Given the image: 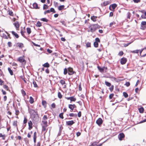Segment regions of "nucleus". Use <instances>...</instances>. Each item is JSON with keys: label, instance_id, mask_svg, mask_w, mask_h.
<instances>
[{"label": "nucleus", "instance_id": "1", "mask_svg": "<svg viewBox=\"0 0 146 146\" xmlns=\"http://www.w3.org/2000/svg\"><path fill=\"white\" fill-rule=\"evenodd\" d=\"M29 112L31 116L33 117V119L36 121L39 120V115L37 111V109L33 110L32 109H29Z\"/></svg>", "mask_w": 146, "mask_h": 146}, {"label": "nucleus", "instance_id": "2", "mask_svg": "<svg viewBox=\"0 0 146 146\" xmlns=\"http://www.w3.org/2000/svg\"><path fill=\"white\" fill-rule=\"evenodd\" d=\"M68 74L70 75H72L73 74L75 73V72L74 71L72 68L69 67L68 68Z\"/></svg>", "mask_w": 146, "mask_h": 146}, {"label": "nucleus", "instance_id": "3", "mask_svg": "<svg viewBox=\"0 0 146 146\" xmlns=\"http://www.w3.org/2000/svg\"><path fill=\"white\" fill-rule=\"evenodd\" d=\"M68 108L70 109V111L72 112L74 109L76 108V106L74 104H70L68 105Z\"/></svg>", "mask_w": 146, "mask_h": 146}, {"label": "nucleus", "instance_id": "4", "mask_svg": "<svg viewBox=\"0 0 146 146\" xmlns=\"http://www.w3.org/2000/svg\"><path fill=\"white\" fill-rule=\"evenodd\" d=\"M103 123V120L101 118H99L96 121V123L99 125L100 126Z\"/></svg>", "mask_w": 146, "mask_h": 146}, {"label": "nucleus", "instance_id": "5", "mask_svg": "<svg viewBox=\"0 0 146 146\" xmlns=\"http://www.w3.org/2000/svg\"><path fill=\"white\" fill-rule=\"evenodd\" d=\"M125 137V135L123 133H120L118 135V138L121 141L123 139V138H124Z\"/></svg>", "mask_w": 146, "mask_h": 146}, {"label": "nucleus", "instance_id": "6", "mask_svg": "<svg viewBox=\"0 0 146 146\" xmlns=\"http://www.w3.org/2000/svg\"><path fill=\"white\" fill-rule=\"evenodd\" d=\"M75 122L73 120L66 121V125L68 126H71Z\"/></svg>", "mask_w": 146, "mask_h": 146}, {"label": "nucleus", "instance_id": "7", "mask_svg": "<svg viewBox=\"0 0 146 146\" xmlns=\"http://www.w3.org/2000/svg\"><path fill=\"white\" fill-rule=\"evenodd\" d=\"M127 58H123L120 60V63L122 64H125L127 62Z\"/></svg>", "mask_w": 146, "mask_h": 146}, {"label": "nucleus", "instance_id": "8", "mask_svg": "<svg viewBox=\"0 0 146 146\" xmlns=\"http://www.w3.org/2000/svg\"><path fill=\"white\" fill-rule=\"evenodd\" d=\"M117 5L116 4H115V3L113 4L110 5V6L109 7V9L110 10H112L111 8H111H112V9H114L115 8L117 7Z\"/></svg>", "mask_w": 146, "mask_h": 146}, {"label": "nucleus", "instance_id": "9", "mask_svg": "<svg viewBox=\"0 0 146 146\" xmlns=\"http://www.w3.org/2000/svg\"><path fill=\"white\" fill-rule=\"evenodd\" d=\"M13 24L16 29H17L19 28L20 26V24L19 22L16 21L13 23Z\"/></svg>", "mask_w": 146, "mask_h": 146}, {"label": "nucleus", "instance_id": "10", "mask_svg": "<svg viewBox=\"0 0 146 146\" xmlns=\"http://www.w3.org/2000/svg\"><path fill=\"white\" fill-rule=\"evenodd\" d=\"M32 6H33V7H31V8L35 9H39V7H38V4L36 3H34L33 4Z\"/></svg>", "mask_w": 146, "mask_h": 146}, {"label": "nucleus", "instance_id": "11", "mask_svg": "<svg viewBox=\"0 0 146 146\" xmlns=\"http://www.w3.org/2000/svg\"><path fill=\"white\" fill-rule=\"evenodd\" d=\"M29 125V129L30 130L32 128L33 123L32 121H29L28 122Z\"/></svg>", "mask_w": 146, "mask_h": 146}, {"label": "nucleus", "instance_id": "12", "mask_svg": "<svg viewBox=\"0 0 146 146\" xmlns=\"http://www.w3.org/2000/svg\"><path fill=\"white\" fill-rule=\"evenodd\" d=\"M98 69L101 72H103L104 71V69L105 68V67H103L102 68L101 67L98 66Z\"/></svg>", "mask_w": 146, "mask_h": 146}, {"label": "nucleus", "instance_id": "13", "mask_svg": "<svg viewBox=\"0 0 146 146\" xmlns=\"http://www.w3.org/2000/svg\"><path fill=\"white\" fill-rule=\"evenodd\" d=\"M18 60L19 62L21 63H23L25 61V60L22 57H20L19 58Z\"/></svg>", "mask_w": 146, "mask_h": 146}, {"label": "nucleus", "instance_id": "14", "mask_svg": "<svg viewBox=\"0 0 146 146\" xmlns=\"http://www.w3.org/2000/svg\"><path fill=\"white\" fill-rule=\"evenodd\" d=\"M12 34L15 36L17 38H18L19 37V36L18 34L14 31H12L11 32Z\"/></svg>", "mask_w": 146, "mask_h": 146}, {"label": "nucleus", "instance_id": "15", "mask_svg": "<svg viewBox=\"0 0 146 146\" xmlns=\"http://www.w3.org/2000/svg\"><path fill=\"white\" fill-rule=\"evenodd\" d=\"M97 17L93 15L91 17V19L93 21L95 22L96 21V19Z\"/></svg>", "mask_w": 146, "mask_h": 146}, {"label": "nucleus", "instance_id": "16", "mask_svg": "<svg viewBox=\"0 0 146 146\" xmlns=\"http://www.w3.org/2000/svg\"><path fill=\"white\" fill-rule=\"evenodd\" d=\"M42 104L44 108L46 107L47 103L46 101L42 100Z\"/></svg>", "mask_w": 146, "mask_h": 146}, {"label": "nucleus", "instance_id": "17", "mask_svg": "<svg viewBox=\"0 0 146 146\" xmlns=\"http://www.w3.org/2000/svg\"><path fill=\"white\" fill-rule=\"evenodd\" d=\"M139 50H136L132 51L131 50L129 51V52L133 53H138L139 52Z\"/></svg>", "mask_w": 146, "mask_h": 146}, {"label": "nucleus", "instance_id": "18", "mask_svg": "<svg viewBox=\"0 0 146 146\" xmlns=\"http://www.w3.org/2000/svg\"><path fill=\"white\" fill-rule=\"evenodd\" d=\"M90 26L92 27V28L93 30L95 32L96 31V26H97L96 25V24L92 25Z\"/></svg>", "mask_w": 146, "mask_h": 146}, {"label": "nucleus", "instance_id": "19", "mask_svg": "<svg viewBox=\"0 0 146 146\" xmlns=\"http://www.w3.org/2000/svg\"><path fill=\"white\" fill-rule=\"evenodd\" d=\"M17 44H18V46L20 48H22L24 46L23 44L22 43L18 42Z\"/></svg>", "mask_w": 146, "mask_h": 146}, {"label": "nucleus", "instance_id": "20", "mask_svg": "<svg viewBox=\"0 0 146 146\" xmlns=\"http://www.w3.org/2000/svg\"><path fill=\"white\" fill-rule=\"evenodd\" d=\"M64 5H61L58 8L59 10L61 11L64 9Z\"/></svg>", "mask_w": 146, "mask_h": 146}, {"label": "nucleus", "instance_id": "21", "mask_svg": "<svg viewBox=\"0 0 146 146\" xmlns=\"http://www.w3.org/2000/svg\"><path fill=\"white\" fill-rule=\"evenodd\" d=\"M36 25L37 27H40L42 26L41 23L38 21L37 22Z\"/></svg>", "mask_w": 146, "mask_h": 146}, {"label": "nucleus", "instance_id": "22", "mask_svg": "<svg viewBox=\"0 0 146 146\" xmlns=\"http://www.w3.org/2000/svg\"><path fill=\"white\" fill-rule=\"evenodd\" d=\"M43 66L44 67L48 68L50 66L49 64L48 63L46 62L43 65Z\"/></svg>", "mask_w": 146, "mask_h": 146}, {"label": "nucleus", "instance_id": "23", "mask_svg": "<svg viewBox=\"0 0 146 146\" xmlns=\"http://www.w3.org/2000/svg\"><path fill=\"white\" fill-rule=\"evenodd\" d=\"M29 99L30 100H29V102L31 104H33L34 102L33 98L32 97L30 96V97Z\"/></svg>", "mask_w": 146, "mask_h": 146}, {"label": "nucleus", "instance_id": "24", "mask_svg": "<svg viewBox=\"0 0 146 146\" xmlns=\"http://www.w3.org/2000/svg\"><path fill=\"white\" fill-rule=\"evenodd\" d=\"M27 30L28 35H29L31 32V30L30 28L27 27Z\"/></svg>", "mask_w": 146, "mask_h": 146}, {"label": "nucleus", "instance_id": "25", "mask_svg": "<svg viewBox=\"0 0 146 146\" xmlns=\"http://www.w3.org/2000/svg\"><path fill=\"white\" fill-rule=\"evenodd\" d=\"M144 108L143 107H141L139 108V111L140 113H142L144 111Z\"/></svg>", "mask_w": 146, "mask_h": 146}, {"label": "nucleus", "instance_id": "26", "mask_svg": "<svg viewBox=\"0 0 146 146\" xmlns=\"http://www.w3.org/2000/svg\"><path fill=\"white\" fill-rule=\"evenodd\" d=\"M76 99L74 97V96H71V97L70 98V102H75L76 101Z\"/></svg>", "mask_w": 146, "mask_h": 146}, {"label": "nucleus", "instance_id": "27", "mask_svg": "<svg viewBox=\"0 0 146 146\" xmlns=\"http://www.w3.org/2000/svg\"><path fill=\"white\" fill-rule=\"evenodd\" d=\"M8 70L10 74L11 75H13V72L12 70L9 67L8 68Z\"/></svg>", "mask_w": 146, "mask_h": 146}, {"label": "nucleus", "instance_id": "28", "mask_svg": "<svg viewBox=\"0 0 146 146\" xmlns=\"http://www.w3.org/2000/svg\"><path fill=\"white\" fill-rule=\"evenodd\" d=\"M110 4V2L108 1H104L103 3V5L106 6Z\"/></svg>", "mask_w": 146, "mask_h": 146}, {"label": "nucleus", "instance_id": "29", "mask_svg": "<svg viewBox=\"0 0 146 146\" xmlns=\"http://www.w3.org/2000/svg\"><path fill=\"white\" fill-rule=\"evenodd\" d=\"M40 20L41 21H42L44 22H47L48 21V20L47 19L45 18H42Z\"/></svg>", "mask_w": 146, "mask_h": 146}, {"label": "nucleus", "instance_id": "30", "mask_svg": "<svg viewBox=\"0 0 146 146\" xmlns=\"http://www.w3.org/2000/svg\"><path fill=\"white\" fill-rule=\"evenodd\" d=\"M68 68H65L64 69V75H66L68 73Z\"/></svg>", "mask_w": 146, "mask_h": 146}, {"label": "nucleus", "instance_id": "31", "mask_svg": "<svg viewBox=\"0 0 146 146\" xmlns=\"http://www.w3.org/2000/svg\"><path fill=\"white\" fill-rule=\"evenodd\" d=\"M105 83L107 86L110 87L111 86V84L109 82L106 81Z\"/></svg>", "mask_w": 146, "mask_h": 146}, {"label": "nucleus", "instance_id": "32", "mask_svg": "<svg viewBox=\"0 0 146 146\" xmlns=\"http://www.w3.org/2000/svg\"><path fill=\"white\" fill-rule=\"evenodd\" d=\"M26 32L25 31H23L22 30H21V35L24 38H26V36H25L24 33H25Z\"/></svg>", "mask_w": 146, "mask_h": 146}, {"label": "nucleus", "instance_id": "33", "mask_svg": "<svg viewBox=\"0 0 146 146\" xmlns=\"http://www.w3.org/2000/svg\"><path fill=\"white\" fill-rule=\"evenodd\" d=\"M42 123L43 124L45 125V126H47V124L48 122L46 121L42 120Z\"/></svg>", "mask_w": 146, "mask_h": 146}, {"label": "nucleus", "instance_id": "34", "mask_svg": "<svg viewBox=\"0 0 146 146\" xmlns=\"http://www.w3.org/2000/svg\"><path fill=\"white\" fill-rule=\"evenodd\" d=\"M58 98L60 99H61L62 98V95L60 92H58Z\"/></svg>", "mask_w": 146, "mask_h": 146}, {"label": "nucleus", "instance_id": "35", "mask_svg": "<svg viewBox=\"0 0 146 146\" xmlns=\"http://www.w3.org/2000/svg\"><path fill=\"white\" fill-rule=\"evenodd\" d=\"M33 84L34 85V87L37 88L38 87L36 82L34 80L33 81Z\"/></svg>", "mask_w": 146, "mask_h": 146}, {"label": "nucleus", "instance_id": "36", "mask_svg": "<svg viewBox=\"0 0 146 146\" xmlns=\"http://www.w3.org/2000/svg\"><path fill=\"white\" fill-rule=\"evenodd\" d=\"M89 29L88 30V32H91L92 33H93L94 32L91 26H90L89 27Z\"/></svg>", "mask_w": 146, "mask_h": 146}, {"label": "nucleus", "instance_id": "37", "mask_svg": "<svg viewBox=\"0 0 146 146\" xmlns=\"http://www.w3.org/2000/svg\"><path fill=\"white\" fill-rule=\"evenodd\" d=\"M123 96H124V97L125 98H127L128 97V94H127V93L126 92H123Z\"/></svg>", "mask_w": 146, "mask_h": 146}, {"label": "nucleus", "instance_id": "38", "mask_svg": "<svg viewBox=\"0 0 146 146\" xmlns=\"http://www.w3.org/2000/svg\"><path fill=\"white\" fill-rule=\"evenodd\" d=\"M48 8V7L47 5L45 4H44L43 5V9L44 10H45L46 9H47Z\"/></svg>", "mask_w": 146, "mask_h": 146}, {"label": "nucleus", "instance_id": "39", "mask_svg": "<svg viewBox=\"0 0 146 146\" xmlns=\"http://www.w3.org/2000/svg\"><path fill=\"white\" fill-rule=\"evenodd\" d=\"M94 47L97 48L98 47V43L97 42H94Z\"/></svg>", "mask_w": 146, "mask_h": 146}, {"label": "nucleus", "instance_id": "40", "mask_svg": "<svg viewBox=\"0 0 146 146\" xmlns=\"http://www.w3.org/2000/svg\"><path fill=\"white\" fill-rule=\"evenodd\" d=\"M49 11L50 13V12H52L54 13H55L56 12L54 9L53 8H51L50 9V10H49Z\"/></svg>", "mask_w": 146, "mask_h": 146}, {"label": "nucleus", "instance_id": "41", "mask_svg": "<svg viewBox=\"0 0 146 146\" xmlns=\"http://www.w3.org/2000/svg\"><path fill=\"white\" fill-rule=\"evenodd\" d=\"M21 93L23 96H25L26 95V93L25 91L23 89L21 90Z\"/></svg>", "mask_w": 146, "mask_h": 146}, {"label": "nucleus", "instance_id": "42", "mask_svg": "<svg viewBox=\"0 0 146 146\" xmlns=\"http://www.w3.org/2000/svg\"><path fill=\"white\" fill-rule=\"evenodd\" d=\"M3 87L6 90H8L9 89L8 86L6 85H4L3 86Z\"/></svg>", "mask_w": 146, "mask_h": 146}, {"label": "nucleus", "instance_id": "43", "mask_svg": "<svg viewBox=\"0 0 146 146\" xmlns=\"http://www.w3.org/2000/svg\"><path fill=\"white\" fill-rule=\"evenodd\" d=\"M2 37H3V38H5V39H8L7 36L4 33H3L2 34Z\"/></svg>", "mask_w": 146, "mask_h": 146}, {"label": "nucleus", "instance_id": "44", "mask_svg": "<svg viewBox=\"0 0 146 146\" xmlns=\"http://www.w3.org/2000/svg\"><path fill=\"white\" fill-rule=\"evenodd\" d=\"M63 114V113H61L59 115V117L62 119H63L64 118Z\"/></svg>", "mask_w": 146, "mask_h": 146}, {"label": "nucleus", "instance_id": "45", "mask_svg": "<svg viewBox=\"0 0 146 146\" xmlns=\"http://www.w3.org/2000/svg\"><path fill=\"white\" fill-rule=\"evenodd\" d=\"M27 118L26 117H25L24 120H23V123L24 124H25L27 123Z\"/></svg>", "mask_w": 146, "mask_h": 146}, {"label": "nucleus", "instance_id": "46", "mask_svg": "<svg viewBox=\"0 0 146 146\" xmlns=\"http://www.w3.org/2000/svg\"><path fill=\"white\" fill-rule=\"evenodd\" d=\"M123 51H120L118 54V55L121 56H122V55H123Z\"/></svg>", "mask_w": 146, "mask_h": 146}, {"label": "nucleus", "instance_id": "47", "mask_svg": "<svg viewBox=\"0 0 146 146\" xmlns=\"http://www.w3.org/2000/svg\"><path fill=\"white\" fill-rule=\"evenodd\" d=\"M48 118L47 116L46 115H44L42 119L46 121V119H47Z\"/></svg>", "mask_w": 146, "mask_h": 146}, {"label": "nucleus", "instance_id": "48", "mask_svg": "<svg viewBox=\"0 0 146 146\" xmlns=\"http://www.w3.org/2000/svg\"><path fill=\"white\" fill-rule=\"evenodd\" d=\"M86 46L87 47H91V43L90 42H88L86 44Z\"/></svg>", "mask_w": 146, "mask_h": 146}, {"label": "nucleus", "instance_id": "49", "mask_svg": "<svg viewBox=\"0 0 146 146\" xmlns=\"http://www.w3.org/2000/svg\"><path fill=\"white\" fill-rule=\"evenodd\" d=\"M114 86L113 85H112L109 88L111 92H112Z\"/></svg>", "mask_w": 146, "mask_h": 146}, {"label": "nucleus", "instance_id": "50", "mask_svg": "<svg viewBox=\"0 0 146 146\" xmlns=\"http://www.w3.org/2000/svg\"><path fill=\"white\" fill-rule=\"evenodd\" d=\"M131 16V14L129 12L127 13V17L128 19H130V17Z\"/></svg>", "mask_w": 146, "mask_h": 146}, {"label": "nucleus", "instance_id": "51", "mask_svg": "<svg viewBox=\"0 0 146 146\" xmlns=\"http://www.w3.org/2000/svg\"><path fill=\"white\" fill-rule=\"evenodd\" d=\"M17 121H14L13 123V126H17Z\"/></svg>", "mask_w": 146, "mask_h": 146}, {"label": "nucleus", "instance_id": "52", "mask_svg": "<svg viewBox=\"0 0 146 146\" xmlns=\"http://www.w3.org/2000/svg\"><path fill=\"white\" fill-rule=\"evenodd\" d=\"M60 83L62 85H64L65 84V81L63 80H61L60 81Z\"/></svg>", "mask_w": 146, "mask_h": 146}, {"label": "nucleus", "instance_id": "53", "mask_svg": "<svg viewBox=\"0 0 146 146\" xmlns=\"http://www.w3.org/2000/svg\"><path fill=\"white\" fill-rule=\"evenodd\" d=\"M46 127L47 126H42V131H46Z\"/></svg>", "mask_w": 146, "mask_h": 146}, {"label": "nucleus", "instance_id": "54", "mask_svg": "<svg viewBox=\"0 0 146 146\" xmlns=\"http://www.w3.org/2000/svg\"><path fill=\"white\" fill-rule=\"evenodd\" d=\"M146 25V22L145 21H142L141 22V25L142 26L145 25Z\"/></svg>", "mask_w": 146, "mask_h": 146}, {"label": "nucleus", "instance_id": "55", "mask_svg": "<svg viewBox=\"0 0 146 146\" xmlns=\"http://www.w3.org/2000/svg\"><path fill=\"white\" fill-rule=\"evenodd\" d=\"M114 94H110L109 96V98L110 99H112V98H113V96H114Z\"/></svg>", "mask_w": 146, "mask_h": 146}, {"label": "nucleus", "instance_id": "56", "mask_svg": "<svg viewBox=\"0 0 146 146\" xmlns=\"http://www.w3.org/2000/svg\"><path fill=\"white\" fill-rule=\"evenodd\" d=\"M97 42L98 43V42H100V40L98 38H95V41Z\"/></svg>", "mask_w": 146, "mask_h": 146}, {"label": "nucleus", "instance_id": "57", "mask_svg": "<svg viewBox=\"0 0 146 146\" xmlns=\"http://www.w3.org/2000/svg\"><path fill=\"white\" fill-rule=\"evenodd\" d=\"M4 76V75L3 74V72L1 70V69H0V76Z\"/></svg>", "mask_w": 146, "mask_h": 146}, {"label": "nucleus", "instance_id": "58", "mask_svg": "<svg viewBox=\"0 0 146 146\" xmlns=\"http://www.w3.org/2000/svg\"><path fill=\"white\" fill-rule=\"evenodd\" d=\"M125 85L126 86L129 87L130 85V83L129 82H127L125 84Z\"/></svg>", "mask_w": 146, "mask_h": 146}, {"label": "nucleus", "instance_id": "59", "mask_svg": "<svg viewBox=\"0 0 146 146\" xmlns=\"http://www.w3.org/2000/svg\"><path fill=\"white\" fill-rule=\"evenodd\" d=\"M78 117H80L81 116V112L80 111L78 113Z\"/></svg>", "mask_w": 146, "mask_h": 146}, {"label": "nucleus", "instance_id": "60", "mask_svg": "<svg viewBox=\"0 0 146 146\" xmlns=\"http://www.w3.org/2000/svg\"><path fill=\"white\" fill-rule=\"evenodd\" d=\"M78 90H79V91H81L82 90L81 83H80L79 85Z\"/></svg>", "mask_w": 146, "mask_h": 146}, {"label": "nucleus", "instance_id": "61", "mask_svg": "<svg viewBox=\"0 0 146 146\" xmlns=\"http://www.w3.org/2000/svg\"><path fill=\"white\" fill-rule=\"evenodd\" d=\"M8 46L9 47H11L12 46V43L10 42H9L8 43Z\"/></svg>", "mask_w": 146, "mask_h": 146}, {"label": "nucleus", "instance_id": "62", "mask_svg": "<svg viewBox=\"0 0 146 146\" xmlns=\"http://www.w3.org/2000/svg\"><path fill=\"white\" fill-rule=\"evenodd\" d=\"M131 43V42H130L128 43L125 44H124V46L125 47H126L128 46L129 44H130Z\"/></svg>", "mask_w": 146, "mask_h": 146}, {"label": "nucleus", "instance_id": "63", "mask_svg": "<svg viewBox=\"0 0 146 146\" xmlns=\"http://www.w3.org/2000/svg\"><path fill=\"white\" fill-rule=\"evenodd\" d=\"M55 104L54 103H53L51 104V107L53 108H55Z\"/></svg>", "mask_w": 146, "mask_h": 146}, {"label": "nucleus", "instance_id": "64", "mask_svg": "<svg viewBox=\"0 0 146 146\" xmlns=\"http://www.w3.org/2000/svg\"><path fill=\"white\" fill-rule=\"evenodd\" d=\"M50 13V12L49 10H48L47 11H45L44 12V15H46V13Z\"/></svg>", "mask_w": 146, "mask_h": 146}]
</instances>
